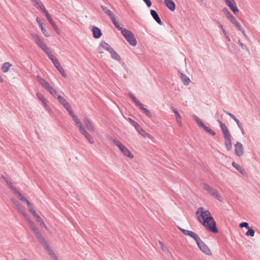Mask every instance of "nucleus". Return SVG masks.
Returning a JSON list of instances; mask_svg holds the SVG:
<instances>
[{
    "mask_svg": "<svg viewBox=\"0 0 260 260\" xmlns=\"http://www.w3.org/2000/svg\"><path fill=\"white\" fill-rule=\"evenodd\" d=\"M14 203L16 205L19 210L21 212L23 216L24 217L25 220L27 221L30 228L33 231L36 238L38 239L39 242L43 245L44 248L47 251L48 254L51 256L52 260H58L57 255L55 254L54 252L48 244L47 242L42 235L41 232L37 228L35 223L31 220V219L26 214V213L23 211L22 210H21V209L20 208V206L18 204H16L15 202Z\"/></svg>",
    "mask_w": 260,
    "mask_h": 260,
    "instance_id": "obj_1",
    "label": "nucleus"
},
{
    "mask_svg": "<svg viewBox=\"0 0 260 260\" xmlns=\"http://www.w3.org/2000/svg\"><path fill=\"white\" fill-rule=\"evenodd\" d=\"M164 2L170 11L173 12L175 10L176 6L172 0H164Z\"/></svg>",
    "mask_w": 260,
    "mask_h": 260,
    "instance_id": "obj_23",
    "label": "nucleus"
},
{
    "mask_svg": "<svg viewBox=\"0 0 260 260\" xmlns=\"http://www.w3.org/2000/svg\"><path fill=\"white\" fill-rule=\"evenodd\" d=\"M202 128L206 131L207 132V133H208L209 134H210V135H211L212 136H215V133L211 129L210 127L207 126L206 125H205L204 124V126H203L202 127Z\"/></svg>",
    "mask_w": 260,
    "mask_h": 260,
    "instance_id": "obj_38",
    "label": "nucleus"
},
{
    "mask_svg": "<svg viewBox=\"0 0 260 260\" xmlns=\"http://www.w3.org/2000/svg\"><path fill=\"white\" fill-rule=\"evenodd\" d=\"M240 228H246L247 229L249 228L248 223L246 222H242L239 225Z\"/></svg>",
    "mask_w": 260,
    "mask_h": 260,
    "instance_id": "obj_46",
    "label": "nucleus"
},
{
    "mask_svg": "<svg viewBox=\"0 0 260 260\" xmlns=\"http://www.w3.org/2000/svg\"><path fill=\"white\" fill-rule=\"evenodd\" d=\"M234 147L235 154L238 157L242 156L244 153L243 144L239 142H237Z\"/></svg>",
    "mask_w": 260,
    "mask_h": 260,
    "instance_id": "obj_12",
    "label": "nucleus"
},
{
    "mask_svg": "<svg viewBox=\"0 0 260 260\" xmlns=\"http://www.w3.org/2000/svg\"><path fill=\"white\" fill-rule=\"evenodd\" d=\"M57 69L58 70V71L60 72V73L61 74V75L63 77H64V78L67 77V75L66 73H65L64 69H63V68L61 66L59 68H58V69Z\"/></svg>",
    "mask_w": 260,
    "mask_h": 260,
    "instance_id": "obj_44",
    "label": "nucleus"
},
{
    "mask_svg": "<svg viewBox=\"0 0 260 260\" xmlns=\"http://www.w3.org/2000/svg\"><path fill=\"white\" fill-rule=\"evenodd\" d=\"M11 66L12 64L11 63L8 62H6L2 64L1 70L3 73H6L9 71Z\"/></svg>",
    "mask_w": 260,
    "mask_h": 260,
    "instance_id": "obj_29",
    "label": "nucleus"
},
{
    "mask_svg": "<svg viewBox=\"0 0 260 260\" xmlns=\"http://www.w3.org/2000/svg\"><path fill=\"white\" fill-rule=\"evenodd\" d=\"M23 260H28V259L25 258Z\"/></svg>",
    "mask_w": 260,
    "mask_h": 260,
    "instance_id": "obj_59",
    "label": "nucleus"
},
{
    "mask_svg": "<svg viewBox=\"0 0 260 260\" xmlns=\"http://www.w3.org/2000/svg\"><path fill=\"white\" fill-rule=\"evenodd\" d=\"M37 78L38 81L42 86V87L47 90L53 96L55 97L57 96V90L52 87L48 82L46 81L43 78L39 76H38Z\"/></svg>",
    "mask_w": 260,
    "mask_h": 260,
    "instance_id": "obj_7",
    "label": "nucleus"
},
{
    "mask_svg": "<svg viewBox=\"0 0 260 260\" xmlns=\"http://www.w3.org/2000/svg\"><path fill=\"white\" fill-rule=\"evenodd\" d=\"M196 215L199 221L206 230L213 233L218 232L216 222L209 210L203 207H200L197 210Z\"/></svg>",
    "mask_w": 260,
    "mask_h": 260,
    "instance_id": "obj_3",
    "label": "nucleus"
},
{
    "mask_svg": "<svg viewBox=\"0 0 260 260\" xmlns=\"http://www.w3.org/2000/svg\"><path fill=\"white\" fill-rule=\"evenodd\" d=\"M57 99L60 103L64 107V108L67 110L69 115L72 118L75 124L78 127L80 133L84 136V137L87 140L88 142L93 144L94 143V141L91 136V135L87 132L85 129V127L83 125L80 120L78 117L74 114L70 104L67 102V101L62 96L58 95Z\"/></svg>",
    "mask_w": 260,
    "mask_h": 260,
    "instance_id": "obj_2",
    "label": "nucleus"
},
{
    "mask_svg": "<svg viewBox=\"0 0 260 260\" xmlns=\"http://www.w3.org/2000/svg\"><path fill=\"white\" fill-rule=\"evenodd\" d=\"M83 122L86 128L91 132H94L95 127L93 123L87 117H85L83 119Z\"/></svg>",
    "mask_w": 260,
    "mask_h": 260,
    "instance_id": "obj_14",
    "label": "nucleus"
},
{
    "mask_svg": "<svg viewBox=\"0 0 260 260\" xmlns=\"http://www.w3.org/2000/svg\"><path fill=\"white\" fill-rule=\"evenodd\" d=\"M193 118L196 121V122L202 127L204 126V123L202 122L201 119H200L197 116L193 115H192Z\"/></svg>",
    "mask_w": 260,
    "mask_h": 260,
    "instance_id": "obj_37",
    "label": "nucleus"
},
{
    "mask_svg": "<svg viewBox=\"0 0 260 260\" xmlns=\"http://www.w3.org/2000/svg\"><path fill=\"white\" fill-rule=\"evenodd\" d=\"M219 25H220V27L221 28V29H222V28H224L223 27V26H222V24H219Z\"/></svg>",
    "mask_w": 260,
    "mask_h": 260,
    "instance_id": "obj_57",
    "label": "nucleus"
},
{
    "mask_svg": "<svg viewBox=\"0 0 260 260\" xmlns=\"http://www.w3.org/2000/svg\"><path fill=\"white\" fill-rule=\"evenodd\" d=\"M31 2L34 4V5L40 10H41L43 13H44L46 16L47 19L49 21V23L51 25L52 27L55 30V31L58 35L60 34V30L58 28L57 25L54 22L53 19L51 17L47 10L44 7V5L42 3L40 0H30Z\"/></svg>",
    "mask_w": 260,
    "mask_h": 260,
    "instance_id": "obj_4",
    "label": "nucleus"
},
{
    "mask_svg": "<svg viewBox=\"0 0 260 260\" xmlns=\"http://www.w3.org/2000/svg\"><path fill=\"white\" fill-rule=\"evenodd\" d=\"M146 4L147 5V6H148V7H150L151 6V2L150 1V0H143Z\"/></svg>",
    "mask_w": 260,
    "mask_h": 260,
    "instance_id": "obj_52",
    "label": "nucleus"
},
{
    "mask_svg": "<svg viewBox=\"0 0 260 260\" xmlns=\"http://www.w3.org/2000/svg\"><path fill=\"white\" fill-rule=\"evenodd\" d=\"M239 45H240V46L241 47V48L243 50H246L247 51H249V49H248V47L246 45L243 44L242 42H241L240 41H239Z\"/></svg>",
    "mask_w": 260,
    "mask_h": 260,
    "instance_id": "obj_47",
    "label": "nucleus"
},
{
    "mask_svg": "<svg viewBox=\"0 0 260 260\" xmlns=\"http://www.w3.org/2000/svg\"><path fill=\"white\" fill-rule=\"evenodd\" d=\"M224 1L234 13L238 12L239 10L236 6L235 0H224Z\"/></svg>",
    "mask_w": 260,
    "mask_h": 260,
    "instance_id": "obj_16",
    "label": "nucleus"
},
{
    "mask_svg": "<svg viewBox=\"0 0 260 260\" xmlns=\"http://www.w3.org/2000/svg\"><path fill=\"white\" fill-rule=\"evenodd\" d=\"M101 8L103 11L110 17L111 20L116 17L114 14L106 6H102Z\"/></svg>",
    "mask_w": 260,
    "mask_h": 260,
    "instance_id": "obj_25",
    "label": "nucleus"
},
{
    "mask_svg": "<svg viewBox=\"0 0 260 260\" xmlns=\"http://www.w3.org/2000/svg\"><path fill=\"white\" fill-rule=\"evenodd\" d=\"M122 35L131 45L133 46H136L137 45V40L135 38L134 35L131 31L126 29L123 30Z\"/></svg>",
    "mask_w": 260,
    "mask_h": 260,
    "instance_id": "obj_8",
    "label": "nucleus"
},
{
    "mask_svg": "<svg viewBox=\"0 0 260 260\" xmlns=\"http://www.w3.org/2000/svg\"><path fill=\"white\" fill-rule=\"evenodd\" d=\"M203 188L206 190L209 193L212 191L213 187L210 186L209 184L204 183L203 184Z\"/></svg>",
    "mask_w": 260,
    "mask_h": 260,
    "instance_id": "obj_41",
    "label": "nucleus"
},
{
    "mask_svg": "<svg viewBox=\"0 0 260 260\" xmlns=\"http://www.w3.org/2000/svg\"><path fill=\"white\" fill-rule=\"evenodd\" d=\"M47 55L49 58L52 61V63L56 69H58V68H59L61 66L58 60L52 53L51 51H50L49 53H48Z\"/></svg>",
    "mask_w": 260,
    "mask_h": 260,
    "instance_id": "obj_18",
    "label": "nucleus"
},
{
    "mask_svg": "<svg viewBox=\"0 0 260 260\" xmlns=\"http://www.w3.org/2000/svg\"><path fill=\"white\" fill-rule=\"evenodd\" d=\"M112 142L113 144L118 148L120 152L124 156L129 159H133L134 158V155L131 151L119 141L113 139Z\"/></svg>",
    "mask_w": 260,
    "mask_h": 260,
    "instance_id": "obj_5",
    "label": "nucleus"
},
{
    "mask_svg": "<svg viewBox=\"0 0 260 260\" xmlns=\"http://www.w3.org/2000/svg\"><path fill=\"white\" fill-rule=\"evenodd\" d=\"M20 200L25 202L27 204V205L28 206V210H29L30 209H31L33 207L31 203L28 200H27L25 197L22 198Z\"/></svg>",
    "mask_w": 260,
    "mask_h": 260,
    "instance_id": "obj_39",
    "label": "nucleus"
},
{
    "mask_svg": "<svg viewBox=\"0 0 260 260\" xmlns=\"http://www.w3.org/2000/svg\"><path fill=\"white\" fill-rule=\"evenodd\" d=\"M217 121L219 123L220 127L222 131V132L223 133L224 137H226V136H230L231 134L230 133V132L228 129V128H227V127L226 126L225 124H224L223 123H222L221 122V121L219 119H218Z\"/></svg>",
    "mask_w": 260,
    "mask_h": 260,
    "instance_id": "obj_19",
    "label": "nucleus"
},
{
    "mask_svg": "<svg viewBox=\"0 0 260 260\" xmlns=\"http://www.w3.org/2000/svg\"><path fill=\"white\" fill-rule=\"evenodd\" d=\"M29 211L34 215V216L35 217V218L36 219L37 221L38 222L40 223L43 220L42 219V218L39 216V215L36 212L34 207L30 209Z\"/></svg>",
    "mask_w": 260,
    "mask_h": 260,
    "instance_id": "obj_31",
    "label": "nucleus"
},
{
    "mask_svg": "<svg viewBox=\"0 0 260 260\" xmlns=\"http://www.w3.org/2000/svg\"><path fill=\"white\" fill-rule=\"evenodd\" d=\"M180 77L182 81L183 82V84L185 85H188L189 84V83L190 82V80L189 78L187 76H186L185 75H184L182 73L180 74Z\"/></svg>",
    "mask_w": 260,
    "mask_h": 260,
    "instance_id": "obj_30",
    "label": "nucleus"
},
{
    "mask_svg": "<svg viewBox=\"0 0 260 260\" xmlns=\"http://www.w3.org/2000/svg\"><path fill=\"white\" fill-rule=\"evenodd\" d=\"M223 12L224 13L226 18H228V17H229L231 15H232L231 14V13L230 12V11L228 10V9L226 8H224L223 9Z\"/></svg>",
    "mask_w": 260,
    "mask_h": 260,
    "instance_id": "obj_45",
    "label": "nucleus"
},
{
    "mask_svg": "<svg viewBox=\"0 0 260 260\" xmlns=\"http://www.w3.org/2000/svg\"><path fill=\"white\" fill-rule=\"evenodd\" d=\"M128 120L129 121L131 122V123L133 125V126L135 127V128L137 130L139 127L140 126L139 125V124L136 122V121H135L134 120H133V119H132L131 118H129L128 119Z\"/></svg>",
    "mask_w": 260,
    "mask_h": 260,
    "instance_id": "obj_42",
    "label": "nucleus"
},
{
    "mask_svg": "<svg viewBox=\"0 0 260 260\" xmlns=\"http://www.w3.org/2000/svg\"><path fill=\"white\" fill-rule=\"evenodd\" d=\"M128 95L132 99L135 104L142 110L143 112L149 117H152L151 112L146 108H144L143 104L137 99V98L133 95L131 93H128Z\"/></svg>",
    "mask_w": 260,
    "mask_h": 260,
    "instance_id": "obj_9",
    "label": "nucleus"
},
{
    "mask_svg": "<svg viewBox=\"0 0 260 260\" xmlns=\"http://www.w3.org/2000/svg\"><path fill=\"white\" fill-rule=\"evenodd\" d=\"M111 54V57L117 61L120 60V56L115 52V51L114 49H112V51L110 52Z\"/></svg>",
    "mask_w": 260,
    "mask_h": 260,
    "instance_id": "obj_36",
    "label": "nucleus"
},
{
    "mask_svg": "<svg viewBox=\"0 0 260 260\" xmlns=\"http://www.w3.org/2000/svg\"><path fill=\"white\" fill-rule=\"evenodd\" d=\"M37 96L38 99L42 102L43 105H46L48 103L47 100L41 93H37Z\"/></svg>",
    "mask_w": 260,
    "mask_h": 260,
    "instance_id": "obj_32",
    "label": "nucleus"
},
{
    "mask_svg": "<svg viewBox=\"0 0 260 260\" xmlns=\"http://www.w3.org/2000/svg\"><path fill=\"white\" fill-rule=\"evenodd\" d=\"M226 39L228 40V41L230 42L231 41V39L230 38V37L229 36H227L226 37H225Z\"/></svg>",
    "mask_w": 260,
    "mask_h": 260,
    "instance_id": "obj_55",
    "label": "nucleus"
},
{
    "mask_svg": "<svg viewBox=\"0 0 260 260\" xmlns=\"http://www.w3.org/2000/svg\"><path fill=\"white\" fill-rule=\"evenodd\" d=\"M225 112L227 115H228L229 116H230L233 119H235V118L236 117L233 114H232L228 111H225Z\"/></svg>",
    "mask_w": 260,
    "mask_h": 260,
    "instance_id": "obj_51",
    "label": "nucleus"
},
{
    "mask_svg": "<svg viewBox=\"0 0 260 260\" xmlns=\"http://www.w3.org/2000/svg\"><path fill=\"white\" fill-rule=\"evenodd\" d=\"M222 31L224 34L227 32V31L224 28H222Z\"/></svg>",
    "mask_w": 260,
    "mask_h": 260,
    "instance_id": "obj_56",
    "label": "nucleus"
},
{
    "mask_svg": "<svg viewBox=\"0 0 260 260\" xmlns=\"http://www.w3.org/2000/svg\"><path fill=\"white\" fill-rule=\"evenodd\" d=\"M243 135H245V132L243 129V126H241V128H240Z\"/></svg>",
    "mask_w": 260,
    "mask_h": 260,
    "instance_id": "obj_53",
    "label": "nucleus"
},
{
    "mask_svg": "<svg viewBox=\"0 0 260 260\" xmlns=\"http://www.w3.org/2000/svg\"><path fill=\"white\" fill-rule=\"evenodd\" d=\"M209 194L216 198L219 201L221 202H223L222 197L216 189L213 188L212 191H211Z\"/></svg>",
    "mask_w": 260,
    "mask_h": 260,
    "instance_id": "obj_22",
    "label": "nucleus"
},
{
    "mask_svg": "<svg viewBox=\"0 0 260 260\" xmlns=\"http://www.w3.org/2000/svg\"><path fill=\"white\" fill-rule=\"evenodd\" d=\"M93 37L98 39L102 36V31L99 28L96 26H93L92 29Z\"/></svg>",
    "mask_w": 260,
    "mask_h": 260,
    "instance_id": "obj_24",
    "label": "nucleus"
},
{
    "mask_svg": "<svg viewBox=\"0 0 260 260\" xmlns=\"http://www.w3.org/2000/svg\"><path fill=\"white\" fill-rule=\"evenodd\" d=\"M31 37L35 43L46 54L49 53L51 51L50 48L47 46L46 43L43 41L42 39L38 34L32 33Z\"/></svg>",
    "mask_w": 260,
    "mask_h": 260,
    "instance_id": "obj_6",
    "label": "nucleus"
},
{
    "mask_svg": "<svg viewBox=\"0 0 260 260\" xmlns=\"http://www.w3.org/2000/svg\"><path fill=\"white\" fill-rule=\"evenodd\" d=\"M225 37H226L227 36H229L228 32L225 33V34H224Z\"/></svg>",
    "mask_w": 260,
    "mask_h": 260,
    "instance_id": "obj_58",
    "label": "nucleus"
},
{
    "mask_svg": "<svg viewBox=\"0 0 260 260\" xmlns=\"http://www.w3.org/2000/svg\"><path fill=\"white\" fill-rule=\"evenodd\" d=\"M198 247L205 254L208 255H211L212 252L208 246L203 242L201 239L196 242Z\"/></svg>",
    "mask_w": 260,
    "mask_h": 260,
    "instance_id": "obj_11",
    "label": "nucleus"
},
{
    "mask_svg": "<svg viewBox=\"0 0 260 260\" xmlns=\"http://www.w3.org/2000/svg\"><path fill=\"white\" fill-rule=\"evenodd\" d=\"M254 231L251 229V228H249L248 229V231L246 233V236H251V237H253L254 236Z\"/></svg>",
    "mask_w": 260,
    "mask_h": 260,
    "instance_id": "obj_43",
    "label": "nucleus"
},
{
    "mask_svg": "<svg viewBox=\"0 0 260 260\" xmlns=\"http://www.w3.org/2000/svg\"><path fill=\"white\" fill-rule=\"evenodd\" d=\"M237 123L239 128H241L242 124L240 123V121L236 117L235 119H233Z\"/></svg>",
    "mask_w": 260,
    "mask_h": 260,
    "instance_id": "obj_48",
    "label": "nucleus"
},
{
    "mask_svg": "<svg viewBox=\"0 0 260 260\" xmlns=\"http://www.w3.org/2000/svg\"><path fill=\"white\" fill-rule=\"evenodd\" d=\"M44 107L46 110L48 111L49 113L52 112V110L50 108V107L48 106V103L46 105H44Z\"/></svg>",
    "mask_w": 260,
    "mask_h": 260,
    "instance_id": "obj_50",
    "label": "nucleus"
},
{
    "mask_svg": "<svg viewBox=\"0 0 260 260\" xmlns=\"http://www.w3.org/2000/svg\"><path fill=\"white\" fill-rule=\"evenodd\" d=\"M4 179L6 181L8 186L11 189L14 193L17 195L20 200L24 197L10 181L7 180L6 178H4Z\"/></svg>",
    "mask_w": 260,
    "mask_h": 260,
    "instance_id": "obj_13",
    "label": "nucleus"
},
{
    "mask_svg": "<svg viewBox=\"0 0 260 260\" xmlns=\"http://www.w3.org/2000/svg\"><path fill=\"white\" fill-rule=\"evenodd\" d=\"M158 243L160 246L161 250L163 251H164L165 252L169 253V251L168 248H167V247L164 245V244L162 242L159 241Z\"/></svg>",
    "mask_w": 260,
    "mask_h": 260,
    "instance_id": "obj_40",
    "label": "nucleus"
},
{
    "mask_svg": "<svg viewBox=\"0 0 260 260\" xmlns=\"http://www.w3.org/2000/svg\"><path fill=\"white\" fill-rule=\"evenodd\" d=\"M137 131L140 133V134H141L144 137H148L149 138H151V136L149 134L146 132L145 131H144L140 126Z\"/></svg>",
    "mask_w": 260,
    "mask_h": 260,
    "instance_id": "obj_34",
    "label": "nucleus"
},
{
    "mask_svg": "<svg viewBox=\"0 0 260 260\" xmlns=\"http://www.w3.org/2000/svg\"><path fill=\"white\" fill-rule=\"evenodd\" d=\"M224 145L228 151H231L232 148V136H228L224 137Z\"/></svg>",
    "mask_w": 260,
    "mask_h": 260,
    "instance_id": "obj_20",
    "label": "nucleus"
},
{
    "mask_svg": "<svg viewBox=\"0 0 260 260\" xmlns=\"http://www.w3.org/2000/svg\"><path fill=\"white\" fill-rule=\"evenodd\" d=\"M233 24H234L238 29L242 31L243 32H244V31L242 30V28L240 24L236 20L235 17L232 14L229 17L227 18Z\"/></svg>",
    "mask_w": 260,
    "mask_h": 260,
    "instance_id": "obj_21",
    "label": "nucleus"
},
{
    "mask_svg": "<svg viewBox=\"0 0 260 260\" xmlns=\"http://www.w3.org/2000/svg\"><path fill=\"white\" fill-rule=\"evenodd\" d=\"M128 95L132 99L135 104L142 110L143 112L149 117H152L151 112L146 108H144L143 104L137 99V98L133 95L131 93H128Z\"/></svg>",
    "mask_w": 260,
    "mask_h": 260,
    "instance_id": "obj_10",
    "label": "nucleus"
},
{
    "mask_svg": "<svg viewBox=\"0 0 260 260\" xmlns=\"http://www.w3.org/2000/svg\"><path fill=\"white\" fill-rule=\"evenodd\" d=\"M40 226L41 227L45 228L46 230L48 229L47 226L46 225V224L43 220L42 221H41V222H40Z\"/></svg>",
    "mask_w": 260,
    "mask_h": 260,
    "instance_id": "obj_49",
    "label": "nucleus"
},
{
    "mask_svg": "<svg viewBox=\"0 0 260 260\" xmlns=\"http://www.w3.org/2000/svg\"><path fill=\"white\" fill-rule=\"evenodd\" d=\"M150 13H151V16H152V17L153 18V19L159 24H160L161 23V21L160 19V18L159 17L157 12L154 10H151L150 11Z\"/></svg>",
    "mask_w": 260,
    "mask_h": 260,
    "instance_id": "obj_28",
    "label": "nucleus"
},
{
    "mask_svg": "<svg viewBox=\"0 0 260 260\" xmlns=\"http://www.w3.org/2000/svg\"><path fill=\"white\" fill-rule=\"evenodd\" d=\"M112 22L113 23V24H114L115 26L119 30L121 31V33L122 34V32H123V30H125L126 29L125 28H122L120 26L118 22L116 21V17L114 18V19H112Z\"/></svg>",
    "mask_w": 260,
    "mask_h": 260,
    "instance_id": "obj_35",
    "label": "nucleus"
},
{
    "mask_svg": "<svg viewBox=\"0 0 260 260\" xmlns=\"http://www.w3.org/2000/svg\"><path fill=\"white\" fill-rule=\"evenodd\" d=\"M232 166L237 170L241 174L245 175L246 172L245 170L239 165L236 163L235 162H232Z\"/></svg>",
    "mask_w": 260,
    "mask_h": 260,
    "instance_id": "obj_27",
    "label": "nucleus"
},
{
    "mask_svg": "<svg viewBox=\"0 0 260 260\" xmlns=\"http://www.w3.org/2000/svg\"><path fill=\"white\" fill-rule=\"evenodd\" d=\"M179 229L180 231H182L184 235L191 237L196 241V242L198 241L200 239V238L198 236V235L197 234L192 231L184 230L181 228H179Z\"/></svg>",
    "mask_w": 260,
    "mask_h": 260,
    "instance_id": "obj_15",
    "label": "nucleus"
},
{
    "mask_svg": "<svg viewBox=\"0 0 260 260\" xmlns=\"http://www.w3.org/2000/svg\"><path fill=\"white\" fill-rule=\"evenodd\" d=\"M36 21L38 23L43 34L47 37H49L50 35L48 34L47 30L43 26V23L41 22V20L38 17H37L36 18Z\"/></svg>",
    "mask_w": 260,
    "mask_h": 260,
    "instance_id": "obj_26",
    "label": "nucleus"
},
{
    "mask_svg": "<svg viewBox=\"0 0 260 260\" xmlns=\"http://www.w3.org/2000/svg\"><path fill=\"white\" fill-rule=\"evenodd\" d=\"M171 109L172 110L176 117V120L178 124L181 126L182 125V117L177 109L173 106L171 107Z\"/></svg>",
    "mask_w": 260,
    "mask_h": 260,
    "instance_id": "obj_17",
    "label": "nucleus"
},
{
    "mask_svg": "<svg viewBox=\"0 0 260 260\" xmlns=\"http://www.w3.org/2000/svg\"><path fill=\"white\" fill-rule=\"evenodd\" d=\"M4 82V79L2 77V76L0 75V82L2 83Z\"/></svg>",
    "mask_w": 260,
    "mask_h": 260,
    "instance_id": "obj_54",
    "label": "nucleus"
},
{
    "mask_svg": "<svg viewBox=\"0 0 260 260\" xmlns=\"http://www.w3.org/2000/svg\"><path fill=\"white\" fill-rule=\"evenodd\" d=\"M100 46L101 47L108 51L109 52L112 51V49H113L108 44L104 41H102L101 43Z\"/></svg>",
    "mask_w": 260,
    "mask_h": 260,
    "instance_id": "obj_33",
    "label": "nucleus"
}]
</instances>
